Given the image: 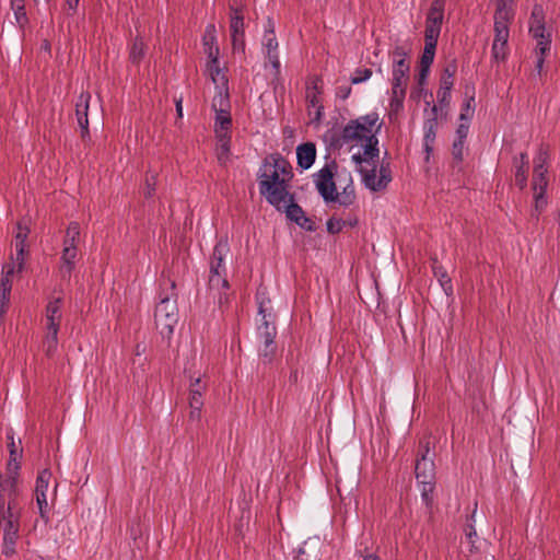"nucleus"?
<instances>
[{
  "label": "nucleus",
  "instance_id": "obj_1",
  "mask_svg": "<svg viewBox=\"0 0 560 560\" xmlns=\"http://www.w3.org/2000/svg\"><path fill=\"white\" fill-rule=\"evenodd\" d=\"M292 176L291 165L280 155H271L264 161L258 173L259 192L277 210L289 196L288 182Z\"/></svg>",
  "mask_w": 560,
  "mask_h": 560
},
{
  "label": "nucleus",
  "instance_id": "obj_2",
  "mask_svg": "<svg viewBox=\"0 0 560 560\" xmlns=\"http://www.w3.org/2000/svg\"><path fill=\"white\" fill-rule=\"evenodd\" d=\"M380 117L377 113H371L360 116L357 119L350 120L342 129L340 140L342 143L361 145L364 155L371 159L378 158V140L376 132L380 130L382 124L378 122Z\"/></svg>",
  "mask_w": 560,
  "mask_h": 560
},
{
  "label": "nucleus",
  "instance_id": "obj_3",
  "mask_svg": "<svg viewBox=\"0 0 560 560\" xmlns=\"http://www.w3.org/2000/svg\"><path fill=\"white\" fill-rule=\"evenodd\" d=\"M161 288L160 302L154 313L155 327L170 346L175 327V302H171V296H173L175 289V280L172 279L171 272L167 276H165L164 271L162 272Z\"/></svg>",
  "mask_w": 560,
  "mask_h": 560
},
{
  "label": "nucleus",
  "instance_id": "obj_4",
  "mask_svg": "<svg viewBox=\"0 0 560 560\" xmlns=\"http://www.w3.org/2000/svg\"><path fill=\"white\" fill-rule=\"evenodd\" d=\"M416 479L421 488V497L425 505L432 503L435 487L434 453L431 454V438L424 436L419 442L418 457L415 465Z\"/></svg>",
  "mask_w": 560,
  "mask_h": 560
},
{
  "label": "nucleus",
  "instance_id": "obj_5",
  "mask_svg": "<svg viewBox=\"0 0 560 560\" xmlns=\"http://www.w3.org/2000/svg\"><path fill=\"white\" fill-rule=\"evenodd\" d=\"M495 7L494 11V39L492 55L495 60H503L506 56L509 39V25L514 18L515 0H491Z\"/></svg>",
  "mask_w": 560,
  "mask_h": 560
},
{
  "label": "nucleus",
  "instance_id": "obj_6",
  "mask_svg": "<svg viewBox=\"0 0 560 560\" xmlns=\"http://www.w3.org/2000/svg\"><path fill=\"white\" fill-rule=\"evenodd\" d=\"M258 314L261 316V324L257 328V337L259 340L258 354L261 361L270 363L277 351L275 338L277 336V328L275 325V315L270 301L258 299Z\"/></svg>",
  "mask_w": 560,
  "mask_h": 560
},
{
  "label": "nucleus",
  "instance_id": "obj_7",
  "mask_svg": "<svg viewBox=\"0 0 560 560\" xmlns=\"http://www.w3.org/2000/svg\"><path fill=\"white\" fill-rule=\"evenodd\" d=\"M529 33L537 40L535 70L540 75L545 63V55L550 50L551 45V33L546 30L545 14L541 5L536 4L533 8Z\"/></svg>",
  "mask_w": 560,
  "mask_h": 560
},
{
  "label": "nucleus",
  "instance_id": "obj_8",
  "mask_svg": "<svg viewBox=\"0 0 560 560\" xmlns=\"http://www.w3.org/2000/svg\"><path fill=\"white\" fill-rule=\"evenodd\" d=\"M19 494V471H7L4 478L0 475V527L4 516L20 514L16 510Z\"/></svg>",
  "mask_w": 560,
  "mask_h": 560
},
{
  "label": "nucleus",
  "instance_id": "obj_9",
  "mask_svg": "<svg viewBox=\"0 0 560 560\" xmlns=\"http://www.w3.org/2000/svg\"><path fill=\"white\" fill-rule=\"evenodd\" d=\"M336 167V163L331 162L313 175L315 187L326 203L335 202L337 199V188L334 180Z\"/></svg>",
  "mask_w": 560,
  "mask_h": 560
},
{
  "label": "nucleus",
  "instance_id": "obj_10",
  "mask_svg": "<svg viewBox=\"0 0 560 560\" xmlns=\"http://www.w3.org/2000/svg\"><path fill=\"white\" fill-rule=\"evenodd\" d=\"M0 528H3L2 553L5 557H12L15 553V545L19 539L20 514L4 516Z\"/></svg>",
  "mask_w": 560,
  "mask_h": 560
},
{
  "label": "nucleus",
  "instance_id": "obj_11",
  "mask_svg": "<svg viewBox=\"0 0 560 560\" xmlns=\"http://www.w3.org/2000/svg\"><path fill=\"white\" fill-rule=\"evenodd\" d=\"M278 40L275 34V24L271 19L267 20L265 25V34L262 37V47L266 50V57L270 61L275 70V74L280 73V60L278 55Z\"/></svg>",
  "mask_w": 560,
  "mask_h": 560
},
{
  "label": "nucleus",
  "instance_id": "obj_12",
  "mask_svg": "<svg viewBox=\"0 0 560 560\" xmlns=\"http://www.w3.org/2000/svg\"><path fill=\"white\" fill-rule=\"evenodd\" d=\"M444 18V0H433L427 14L424 36L439 39Z\"/></svg>",
  "mask_w": 560,
  "mask_h": 560
},
{
  "label": "nucleus",
  "instance_id": "obj_13",
  "mask_svg": "<svg viewBox=\"0 0 560 560\" xmlns=\"http://www.w3.org/2000/svg\"><path fill=\"white\" fill-rule=\"evenodd\" d=\"M91 98L92 95L90 92L82 91L75 102V117L81 130V138L83 141L90 139L88 113Z\"/></svg>",
  "mask_w": 560,
  "mask_h": 560
},
{
  "label": "nucleus",
  "instance_id": "obj_14",
  "mask_svg": "<svg viewBox=\"0 0 560 560\" xmlns=\"http://www.w3.org/2000/svg\"><path fill=\"white\" fill-rule=\"evenodd\" d=\"M322 80L319 78H314L308 83L306 88V102L310 109V115H312L311 108H314V119L319 121L324 114V106L322 102Z\"/></svg>",
  "mask_w": 560,
  "mask_h": 560
},
{
  "label": "nucleus",
  "instance_id": "obj_15",
  "mask_svg": "<svg viewBox=\"0 0 560 560\" xmlns=\"http://www.w3.org/2000/svg\"><path fill=\"white\" fill-rule=\"evenodd\" d=\"M189 407H190V418L199 419L200 411L203 406L202 393L206 389V385L202 383L200 375L194 377L189 376Z\"/></svg>",
  "mask_w": 560,
  "mask_h": 560
},
{
  "label": "nucleus",
  "instance_id": "obj_16",
  "mask_svg": "<svg viewBox=\"0 0 560 560\" xmlns=\"http://www.w3.org/2000/svg\"><path fill=\"white\" fill-rule=\"evenodd\" d=\"M62 299L51 298L46 305V329L47 331H59L62 319Z\"/></svg>",
  "mask_w": 560,
  "mask_h": 560
},
{
  "label": "nucleus",
  "instance_id": "obj_17",
  "mask_svg": "<svg viewBox=\"0 0 560 560\" xmlns=\"http://www.w3.org/2000/svg\"><path fill=\"white\" fill-rule=\"evenodd\" d=\"M410 66L408 61H393L392 92L407 90Z\"/></svg>",
  "mask_w": 560,
  "mask_h": 560
},
{
  "label": "nucleus",
  "instance_id": "obj_18",
  "mask_svg": "<svg viewBox=\"0 0 560 560\" xmlns=\"http://www.w3.org/2000/svg\"><path fill=\"white\" fill-rule=\"evenodd\" d=\"M205 74L208 78H210L215 89L229 86L226 68L220 66L219 58H212L207 60Z\"/></svg>",
  "mask_w": 560,
  "mask_h": 560
},
{
  "label": "nucleus",
  "instance_id": "obj_19",
  "mask_svg": "<svg viewBox=\"0 0 560 560\" xmlns=\"http://www.w3.org/2000/svg\"><path fill=\"white\" fill-rule=\"evenodd\" d=\"M438 128V106L433 105L430 110V116L425 119L423 129V145L427 154L429 155L433 150Z\"/></svg>",
  "mask_w": 560,
  "mask_h": 560
},
{
  "label": "nucleus",
  "instance_id": "obj_20",
  "mask_svg": "<svg viewBox=\"0 0 560 560\" xmlns=\"http://www.w3.org/2000/svg\"><path fill=\"white\" fill-rule=\"evenodd\" d=\"M514 165V178L515 185L520 189H524L527 185V174H528V156L526 153H521L520 156H515L513 160Z\"/></svg>",
  "mask_w": 560,
  "mask_h": 560
},
{
  "label": "nucleus",
  "instance_id": "obj_21",
  "mask_svg": "<svg viewBox=\"0 0 560 560\" xmlns=\"http://www.w3.org/2000/svg\"><path fill=\"white\" fill-rule=\"evenodd\" d=\"M298 165L303 170L310 168L316 158V147L313 142L302 143L296 148Z\"/></svg>",
  "mask_w": 560,
  "mask_h": 560
},
{
  "label": "nucleus",
  "instance_id": "obj_22",
  "mask_svg": "<svg viewBox=\"0 0 560 560\" xmlns=\"http://www.w3.org/2000/svg\"><path fill=\"white\" fill-rule=\"evenodd\" d=\"M215 26L209 24L206 27L205 35L202 38L203 50L208 59L219 58L220 49L217 44Z\"/></svg>",
  "mask_w": 560,
  "mask_h": 560
},
{
  "label": "nucleus",
  "instance_id": "obj_23",
  "mask_svg": "<svg viewBox=\"0 0 560 560\" xmlns=\"http://www.w3.org/2000/svg\"><path fill=\"white\" fill-rule=\"evenodd\" d=\"M78 256V248L63 247L61 253L60 273L62 278H70L73 269L75 268V259Z\"/></svg>",
  "mask_w": 560,
  "mask_h": 560
},
{
  "label": "nucleus",
  "instance_id": "obj_24",
  "mask_svg": "<svg viewBox=\"0 0 560 560\" xmlns=\"http://www.w3.org/2000/svg\"><path fill=\"white\" fill-rule=\"evenodd\" d=\"M7 439L9 441L8 448L10 453V458L7 464V471L18 472L21 467L20 458L22 457L23 450L21 447H18V445L15 444L12 432H9L7 434Z\"/></svg>",
  "mask_w": 560,
  "mask_h": 560
},
{
  "label": "nucleus",
  "instance_id": "obj_25",
  "mask_svg": "<svg viewBox=\"0 0 560 560\" xmlns=\"http://www.w3.org/2000/svg\"><path fill=\"white\" fill-rule=\"evenodd\" d=\"M225 267H217L210 265V275H209V288L211 291H218L220 293L221 290H225L229 288V282L225 277Z\"/></svg>",
  "mask_w": 560,
  "mask_h": 560
},
{
  "label": "nucleus",
  "instance_id": "obj_26",
  "mask_svg": "<svg viewBox=\"0 0 560 560\" xmlns=\"http://www.w3.org/2000/svg\"><path fill=\"white\" fill-rule=\"evenodd\" d=\"M215 94L212 98V109L215 113H228L230 112V95H229V86H223L222 89H215Z\"/></svg>",
  "mask_w": 560,
  "mask_h": 560
},
{
  "label": "nucleus",
  "instance_id": "obj_27",
  "mask_svg": "<svg viewBox=\"0 0 560 560\" xmlns=\"http://www.w3.org/2000/svg\"><path fill=\"white\" fill-rule=\"evenodd\" d=\"M438 39L434 37L424 36V49L422 51L420 58V68L430 70L431 65L433 63L435 50H436Z\"/></svg>",
  "mask_w": 560,
  "mask_h": 560
},
{
  "label": "nucleus",
  "instance_id": "obj_28",
  "mask_svg": "<svg viewBox=\"0 0 560 560\" xmlns=\"http://www.w3.org/2000/svg\"><path fill=\"white\" fill-rule=\"evenodd\" d=\"M11 9L13 10V15L15 23L23 34L26 25L28 24V18L24 7V0H10Z\"/></svg>",
  "mask_w": 560,
  "mask_h": 560
},
{
  "label": "nucleus",
  "instance_id": "obj_29",
  "mask_svg": "<svg viewBox=\"0 0 560 560\" xmlns=\"http://www.w3.org/2000/svg\"><path fill=\"white\" fill-rule=\"evenodd\" d=\"M231 127H232V118H231L230 112H228L225 114L215 113V119H214L215 137L230 136Z\"/></svg>",
  "mask_w": 560,
  "mask_h": 560
},
{
  "label": "nucleus",
  "instance_id": "obj_30",
  "mask_svg": "<svg viewBox=\"0 0 560 560\" xmlns=\"http://www.w3.org/2000/svg\"><path fill=\"white\" fill-rule=\"evenodd\" d=\"M360 172L362 174V180L366 188H369L372 191H381L385 189L380 178H376V165L374 162L372 163V170L368 171L361 167Z\"/></svg>",
  "mask_w": 560,
  "mask_h": 560
},
{
  "label": "nucleus",
  "instance_id": "obj_31",
  "mask_svg": "<svg viewBox=\"0 0 560 560\" xmlns=\"http://www.w3.org/2000/svg\"><path fill=\"white\" fill-rule=\"evenodd\" d=\"M281 210H284L287 217L295 223L305 214L303 209L294 202V197L290 192L285 201L281 205L279 211Z\"/></svg>",
  "mask_w": 560,
  "mask_h": 560
},
{
  "label": "nucleus",
  "instance_id": "obj_32",
  "mask_svg": "<svg viewBox=\"0 0 560 560\" xmlns=\"http://www.w3.org/2000/svg\"><path fill=\"white\" fill-rule=\"evenodd\" d=\"M217 138V159L220 165L225 166L228 162L230 161V142L231 137H215Z\"/></svg>",
  "mask_w": 560,
  "mask_h": 560
},
{
  "label": "nucleus",
  "instance_id": "obj_33",
  "mask_svg": "<svg viewBox=\"0 0 560 560\" xmlns=\"http://www.w3.org/2000/svg\"><path fill=\"white\" fill-rule=\"evenodd\" d=\"M230 250V246L228 243V240H220L212 252L211 258H210V265L217 266V267H224V257Z\"/></svg>",
  "mask_w": 560,
  "mask_h": 560
},
{
  "label": "nucleus",
  "instance_id": "obj_34",
  "mask_svg": "<svg viewBox=\"0 0 560 560\" xmlns=\"http://www.w3.org/2000/svg\"><path fill=\"white\" fill-rule=\"evenodd\" d=\"M79 241H80V224L75 221L70 222L66 230V235H65V238L62 242V246L78 248Z\"/></svg>",
  "mask_w": 560,
  "mask_h": 560
},
{
  "label": "nucleus",
  "instance_id": "obj_35",
  "mask_svg": "<svg viewBox=\"0 0 560 560\" xmlns=\"http://www.w3.org/2000/svg\"><path fill=\"white\" fill-rule=\"evenodd\" d=\"M231 8L230 32L231 35H244V15L242 11L233 5Z\"/></svg>",
  "mask_w": 560,
  "mask_h": 560
},
{
  "label": "nucleus",
  "instance_id": "obj_36",
  "mask_svg": "<svg viewBox=\"0 0 560 560\" xmlns=\"http://www.w3.org/2000/svg\"><path fill=\"white\" fill-rule=\"evenodd\" d=\"M457 71V66L455 61L448 62L443 69L440 85L445 88H453L454 85V75Z\"/></svg>",
  "mask_w": 560,
  "mask_h": 560
},
{
  "label": "nucleus",
  "instance_id": "obj_37",
  "mask_svg": "<svg viewBox=\"0 0 560 560\" xmlns=\"http://www.w3.org/2000/svg\"><path fill=\"white\" fill-rule=\"evenodd\" d=\"M355 200V191L352 183L350 182L342 190V192H337V199L335 202H338L341 206L348 207L352 205Z\"/></svg>",
  "mask_w": 560,
  "mask_h": 560
},
{
  "label": "nucleus",
  "instance_id": "obj_38",
  "mask_svg": "<svg viewBox=\"0 0 560 560\" xmlns=\"http://www.w3.org/2000/svg\"><path fill=\"white\" fill-rule=\"evenodd\" d=\"M15 272V266L13 262L4 264L2 266L0 288L12 290V278Z\"/></svg>",
  "mask_w": 560,
  "mask_h": 560
},
{
  "label": "nucleus",
  "instance_id": "obj_39",
  "mask_svg": "<svg viewBox=\"0 0 560 560\" xmlns=\"http://www.w3.org/2000/svg\"><path fill=\"white\" fill-rule=\"evenodd\" d=\"M143 57H144V43H143L142 38L136 37L131 45L130 51H129V59L133 63H139Z\"/></svg>",
  "mask_w": 560,
  "mask_h": 560
},
{
  "label": "nucleus",
  "instance_id": "obj_40",
  "mask_svg": "<svg viewBox=\"0 0 560 560\" xmlns=\"http://www.w3.org/2000/svg\"><path fill=\"white\" fill-rule=\"evenodd\" d=\"M58 346V332L57 331H47L45 339L43 341V348L47 357H52L57 350Z\"/></svg>",
  "mask_w": 560,
  "mask_h": 560
},
{
  "label": "nucleus",
  "instance_id": "obj_41",
  "mask_svg": "<svg viewBox=\"0 0 560 560\" xmlns=\"http://www.w3.org/2000/svg\"><path fill=\"white\" fill-rule=\"evenodd\" d=\"M51 478L49 469L42 470L36 479L35 494H46Z\"/></svg>",
  "mask_w": 560,
  "mask_h": 560
},
{
  "label": "nucleus",
  "instance_id": "obj_42",
  "mask_svg": "<svg viewBox=\"0 0 560 560\" xmlns=\"http://www.w3.org/2000/svg\"><path fill=\"white\" fill-rule=\"evenodd\" d=\"M405 96V90H399L397 93L392 92V98L389 102L390 113L397 114L402 109Z\"/></svg>",
  "mask_w": 560,
  "mask_h": 560
},
{
  "label": "nucleus",
  "instance_id": "obj_43",
  "mask_svg": "<svg viewBox=\"0 0 560 560\" xmlns=\"http://www.w3.org/2000/svg\"><path fill=\"white\" fill-rule=\"evenodd\" d=\"M18 232L15 234V247L23 246L27 247L26 240L30 234V229L26 225H22L21 222L16 223Z\"/></svg>",
  "mask_w": 560,
  "mask_h": 560
},
{
  "label": "nucleus",
  "instance_id": "obj_44",
  "mask_svg": "<svg viewBox=\"0 0 560 560\" xmlns=\"http://www.w3.org/2000/svg\"><path fill=\"white\" fill-rule=\"evenodd\" d=\"M11 291L12 290L0 288V322L9 310Z\"/></svg>",
  "mask_w": 560,
  "mask_h": 560
},
{
  "label": "nucleus",
  "instance_id": "obj_45",
  "mask_svg": "<svg viewBox=\"0 0 560 560\" xmlns=\"http://www.w3.org/2000/svg\"><path fill=\"white\" fill-rule=\"evenodd\" d=\"M434 275L439 279L441 285L446 292L447 290L452 291L451 278L448 277L447 272L443 269V267H434Z\"/></svg>",
  "mask_w": 560,
  "mask_h": 560
},
{
  "label": "nucleus",
  "instance_id": "obj_46",
  "mask_svg": "<svg viewBox=\"0 0 560 560\" xmlns=\"http://www.w3.org/2000/svg\"><path fill=\"white\" fill-rule=\"evenodd\" d=\"M474 101H475V97L470 96L463 104L462 112H460V115H459L460 121H468L472 117L474 112H475V107L472 105Z\"/></svg>",
  "mask_w": 560,
  "mask_h": 560
},
{
  "label": "nucleus",
  "instance_id": "obj_47",
  "mask_svg": "<svg viewBox=\"0 0 560 560\" xmlns=\"http://www.w3.org/2000/svg\"><path fill=\"white\" fill-rule=\"evenodd\" d=\"M534 200H535V205H534L533 215L538 218V215L540 214V212L545 209V207L547 205L545 194H542L541 191L534 192Z\"/></svg>",
  "mask_w": 560,
  "mask_h": 560
},
{
  "label": "nucleus",
  "instance_id": "obj_48",
  "mask_svg": "<svg viewBox=\"0 0 560 560\" xmlns=\"http://www.w3.org/2000/svg\"><path fill=\"white\" fill-rule=\"evenodd\" d=\"M545 163L546 155L545 153L540 152L539 155L535 159L534 176H546L547 168Z\"/></svg>",
  "mask_w": 560,
  "mask_h": 560
},
{
  "label": "nucleus",
  "instance_id": "obj_49",
  "mask_svg": "<svg viewBox=\"0 0 560 560\" xmlns=\"http://www.w3.org/2000/svg\"><path fill=\"white\" fill-rule=\"evenodd\" d=\"M372 75V70L371 69H358L355 72H354V75L351 77L350 81L352 84H359V83H362L366 80H369Z\"/></svg>",
  "mask_w": 560,
  "mask_h": 560
},
{
  "label": "nucleus",
  "instance_id": "obj_50",
  "mask_svg": "<svg viewBox=\"0 0 560 560\" xmlns=\"http://www.w3.org/2000/svg\"><path fill=\"white\" fill-rule=\"evenodd\" d=\"M16 256H15V264L16 265V271L21 272L24 268V261L25 256L28 254L27 247L19 246L15 247Z\"/></svg>",
  "mask_w": 560,
  "mask_h": 560
},
{
  "label": "nucleus",
  "instance_id": "obj_51",
  "mask_svg": "<svg viewBox=\"0 0 560 560\" xmlns=\"http://www.w3.org/2000/svg\"><path fill=\"white\" fill-rule=\"evenodd\" d=\"M464 143H465V141H460V140H455L454 143H453L452 155H453V159L457 163H460L463 161V158H464Z\"/></svg>",
  "mask_w": 560,
  "mask_h": 560
},
{
  "label": "nucleus",
  "instance_id": "obj_52",
  "mask_svg": "<svg viewBox=\"0 0 560 560\" xmlns=\"http://www.w3.org/2000/svg\"><path fill=\"white\" fill-rule=\"evenodd\" d=\"M452 89L453 88H445L440 85V89L438 91V101L442 107L447 106L450 104Z\"/></svg>",
  "mask_w": 560,
  "mask_h": 560
},
{
  "label": "nucleus",
  "instance_id": "obj_53",
  "mask_svg": "<svg viewBox=\"0 0 560 560\" xmlns=\"http://www.w3.org/2000/svg\"><path fill=\"white\" fill-rule=\"evenodd\" d=\"M548 185V179L546 176H533V190L534 192L541 191L545 194Z\"/></svg>",
  "mask_w": 560,
  "mask_h": 560
},
{
  "label": "nucleus",
  "instance_id": "obj_54",
  "mask_svg": "<svg viewBox=\"0 0 560 560\" xmlns=\"http://www.w3.org/2000/svg\"><path fill=\"white\" fill-rule=\"evenodd\" d=\"M36 503L39 510V514L43 518H48V503L46 499V494H35Z\"/></svg>",
  "mask_w": 560,
  "mask_h": 560
},
{
  "label": "nucleus",
  "instance_id": "obj_55",
  "mask_svg": "<svg viewBox=\"0 0 560 560\" xmlns=\"http://www.w3.org/2000/svg\"><path fill=\"white\" fill-rule=\"evenodd\" d=\"M345 226V221L341 219L330 218L327 221V231L331 234L339 233Z\"/></svg>",
  "mask_w": 560,
  "mask_h": 560
},
{
  "label": "nucleus",
  "instance_id": "obj_56",
  "mask_svg": "<svg viewBox=\"0 0 560 560\" xmlns=\"http://www.w3.org/2000/svg\"><path fill=\"white\" fill-rule=\"evenodd\" d=\"M381 183L383 184L384 188L387 187V185L392 180V173L388 164H382L380 167V176H378Z\"/></svg>",
  "mask_w": 560,
  "mask_h": 560
},
{
  "label": "nucleus",
  "instance_id": "obj_57",
  "mask_svg": "<svg viewBox=\"0 0 560 560\" xmlns=\"http://www.w3.org/2000/svg\"><path fill=\"white\" fill-rule=\"evenodd\" d=\"M469 124L468 121H460L456 129V140L465 141L468 136Z\"/></svg>",
  "mask_w": 560,
  "mask_h": 560
},
{
  "label": "nucleus",
  "instance_id": "obj_58",
  "mask_svg": "<svg viewBox=\"0 0 560 560\" xmlns=\"http://www.w3.org/2000/svg\"><path fill=\"white\" fill-rule=\"evenodd\" d=\"M231 38H232L233 49L244 51V49H245L244 35H231Z\"/></svg>",
  "mask_w": 560,
  "mask_h": 560
},
{
  "label": "nucleus",
  "instance_id": "obj_59",
  "mask_svg": "<svg viewBox=\"0 0 560 560\" xmlns=\"http://www.w3.org/2000/svg\"><path fill=\"white\" fill-rule=\"evenodd\" d=\"M296 224L306 231L312 232L315 230L314 222L310 218H307L305 214L296 222Z\"/></svg>",
  "mask_w": 560,
  "mask_h": 560
},
{
  "label": "nucleus",
  "instance_id": "obj_60",
  "mask_svg": "<svg viewBox=\"0 0 560 560\" xmlns=\"http://www.w3.org/2000/svg\"><path fill=\"white\" fill-rule=\"evenodd\" d=\"M351 94V86L349 85H341L337 88L336 95L337 97L341 100H346Z\"/></svg>",
  "mask_w": 560,
  "mask_h": 560
},
{
  "label": "nucleus",
  "instance_id": "obj_61",
  "mask_svg": "<svg viewBox=\"0 0 560 560\" xmlns=\"http://www.w3.org/2000/svg\"><path fill=\"white\" fill-rule=\"evenodd\" d=\"M406 56H407V52L400 46L395 47V49L393 50V61L394 60L407 61Z\"/></svg>",
  "mask_w": 560,
  "mask_h": 560
},
{
  "label": "nucleus",
  "instance_id": "obj_62",
  "mask_svg": "<svg viewBox=\"0 0 560 560\" xmlns=\"http://www.w3.org/2000/svg\"><path fill=\"white\" fill-rule=\"evenodd\" d=\"M352 160L355 164H362L363 162L370 163V160L373 161L374 159H371L370 156H366L361 153H357L352 155Z\"/></svg>",
  "mask_w": 560,
  "mask_h": 560
},
{
  "label": "nucleus",
  "instance_id": "obj_63",
  "mask_svg": "<svg viewBox=\"0 0 560 560\" xmlns=\"http://www.w3.org/2000/svg\"><path fill=\"white\" fill-rule=\"evenodd\" d=\"M429 72L430 70H427V69H421L419 70V74H418V83L419 85H423L427 81V78L429 75Z\"/></svg>",
  "mask_w": 560,
  "mask_h": 560
},
{
  "label": "nucleus",
  "instance_id": "obj_64",
  "mask_svg": "<svg viewBox=\"0 0 560 560\" xmlns=\"http://www.w3.org/2000/svg\"><path fill=\"white\" fill-rule=\"evenodd\" d=\"M145 182H147V188L144 189L143 195L145 198H150L153 195L155 189H154V186L151 184L149 177H147Z\"/></svg>",
  "mask_w": 560,
  "mask_h": 560
}]
</instances>
